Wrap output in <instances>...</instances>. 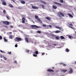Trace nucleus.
Here are the masks:
<instances>
[{
  "instance_id": "obj_1",
  "label": "nucleus",
  "mask_w": 76,
  "mask_h": 76,
  "mask_svg": "<svg viewBox=\"0 0 76 76\" xmlns=\"http://www.w3.org/2000/svg\"><path fill=\"white\" fill-rule=\"evenodd\" d=\"M58 15L59 18H61V16L63 17H64V15L61 12L58 13Z\"/></svg>"
},
{
  "instance_id": "obj_2",
  "label": "nucleus",
  "mask_w": 76,
  "mask_h": 76,
  "mask_svg": "<svg viewBox=\"0 0 76 76\" xmlns=\"http://www.w3.org/2000/svg\"><path fill=\"white\" fill-rule=\"evenodd\" d=\"M15 41H18V42H19V41H22V39L20 37H15L14 39Z\"/></svg>"
},
{
  "instance_id": "obj_3",
  "label": "nucleus",
  "mask_w": 76,
  "mask_h": 76,
  "mask_svg": "<svg viewBox=\"0 0 76 76\" xmlns=\"http://www.w3.org/2000/svg\"><path fill=\"white\" fill-rule=\"evenodd\" d=\"M31 26L32 27V29H36V28H40V26H37L36 25H32Z\"/></svg>"
},
{
  "instance_id": "obj_4",
  "label": "nucleus",
  "mask_w": 76,
  "mask_h": 76,
  "mask_svg": "<svg viewBox=\"0 0 76 76\" xmlns=\"http://www.w3.org/2000/svg\"><path fill=\"white\" fill-rule=\"evenodd\" d=\"M2 22H3V23L5 24V25H9L10 24V23L8 21H3Z\"/></svg>"
},
{
  "instance_id": "obj_5",
  "label": "nucleus",
  "mask_w": 76,
  "mask_h": 76,
  "mask_svg": "<svg viewBox=\"0 0 76 76\" xmlns=\"http://www.w3.org/2000/svg\"><path fill=\"white\" fill-rule=\"evenodd\" d=\"M4 0H1V1L2 2V4L4 6H6L7 4L4 1Z\"/></svg>"
},
{
  "instance_id": "obj_6",
  "label": "nucleus",
  "mask_w": 76,
  "mask_h": 76,
  "mask_svg": "<svg viewBox=\"0 0 76 76\" xmlns=\"http://www.w3.org/2000/svg\"><path fill=\"white\" fill-rule=\"evenodd\" d=\"M69 69L70 71H69V73L70 74H72V73H73V69L72 68L69 67Z\"/></svg>"
},
{
  "instance_id": "obj_7",
  "label": "nucleus",
  "mask_w": 76,
  "mask_h": 76,
  "mask_svg": "<svg viewBox=\"0 0 76 76\" xmlns=\"http://www.w3.org/2000/svg\"><path fill=\"white\" fill-rule=\"evenodd\" d=\"M54 4H56L57 5H58V6H61V4L58 3L57 2H54Z\"/></svg>"
},
{
  "instance_id": "obj_8",
  "label": "nucleus",
  "mask_w": 76,
  "mask_h": 76,
  "mask_svg": "<svg viewBox=\"0 0 76 76\" xmlns=\"http://www.w3.org/2000/svg\"><path fill=\"white\" fill-rule=\"evenodd\" d=\"M25 18L24 17L22 18V23H25Z\"/></svg>"
},
{
  "instance_id": "obj_9",
  "label": "nucleus",
  "mask_w": 76,
  "mask_h": 76,
  "mask_svg": "<svg viewBox=\"0 0 76 76\" xmlns=\"http://www.w3.org/2000/svg\"><path fill=\"white\" fill-rule=\"evenodd\" d=\"M47 72H54V70L51 69H48L47 70Z\"/></svg>"
},
{
  "instance_id": "obj_10",
  "label": "nucleus",
  "mask_w": 76,
  "mask_h": 76,
  "mask_svg": "<svg viewBox=\"0 0 76 76\" xmlns=\"http://www.w3.org/2000/svg\"><path fill=\"white\" fill-rule=\"evenodd\" d=\"M32 8L34 9H38V8L37 7H34L33 6H32Z\"/></svg>"
},
{
  "instance_id": "obj_11",
  "label": "nucleus",
  "mask_w": 76,
  "mask_h": 76,
  "mask_svg": "<svg viewBox=\"0 0 76 76\" xmlns=\"http://www.w3.org/2000/svg\"><path fill=\"white\" fill-rule=\"evenodd\" d=\"M52 7L54 9H57V7L55 5H53Z\"/></svg>"
},
{
  "instance_id": "obj_12",
  "label": "nucleus",
  "mask_w": 76,
  "mask_h": 76,
  "mask_svg": "<svg viewBox=\"0 0 76 76\" xmlns=\"http://www.w3.org/2000/svg\"><path fill=\"white\" fill-rule=\"evenodd\" d=\"M51 36L52 37V38H56V36L53 34H51Z\"/></svg>"
},
{
  "instance_id": "obj_13",
  "label": "nucleus",
  "mask_w": 76,
  "mask_h": 76,
  "mask_svg": "<svg viewBox=\"0 0 76 76\" xmlns=\"http://www.w3.org/2000/svg\"><path fill=\"white\" fill-rule=\"evenodd\" d=\"M37 20L38 21V22H40V23H42V22L41 20V19H40V18H38L37 19Z\"/></svg>"
},
{
  "instance_id": "obj_14",
  "label": "nucleus",
  "mask_w": 76,
  "mask_h": 76,
  "mask_svg": "<svg viewBox=\"0 0 76 76\" xmlns=\"http://www.w3.org/2000/svg\"><path fill=\"white\" fill-rule=\"evenodd\" d=\"M25 40L26 41V42H27V43H28V42H29V41H28V38L26 37L25 38Z\"/></svg>"
},
{
  "instance_id": "obj_15",
  "label": "nucleus",
  "mask_w": 76,
  "mask_h": 76,
  "mask_svg": "<svg viewBox=\"0 0 76 76\" xmlns=\"http://www.w3.org/2000/svg\"><path fill=\"white\" fill-rule=\"evenodd\" d=\"M67 70H61V72H62V73H65L67 72Z\"/></svg>"
},
{
  "instance_id": "obj_16",
  "label": "nucleus",
  "mask_w": 76,
  "mask_h": 76,
  "mask_svg": "<svg viewBox=\"0 0 76 76\" xmlns=\"http://www.w3.org/2000/svg\"><path fill=\"white\" fill-rule=\"evenodd\" d=\"M21 3H22V4H24L26 3L25 1H21Z\"/></svg>"
},
{
  "instance_id": "obj_17",
  "label": "nucleus",
  "mask_w": 76,
  "mask_h": 76,
  "mask_svg": "<svg viewBox=\"0 0 76 76\" xmlns=\"http://www.w3.org/2000/svg\"><path fill=\"white\" fill-rule=\"evenodd\" d=\"M45 19H47V20H51V18L48 17H46L45 18Z\"/></svg>"
},
{
  "instance_id": "obj_18",
  "label": "nucleus",
  "mask_w": 76,
  "mask_h": 76,
  "mask_svg": "<svg viewBox=\"0 0 76 76\" xmlns=\"http://www.w3.org/2000/svg\"><path fill=\"white\" fill-rule=\"evenodd\" d=\"M68 15H69V16L71 18H73V15H72V14H70V13H68Z\"/></svg>"
},
{
  "instance_id": "obj_19",
  "label": "nucleus",
  "mask_w": 76,
  "mask_h": 76,
  "mask_svg": "<svg viewBox=\"0 0 76 76\" xmlns=\"http://www.w3.org/2000/svg\"><path fill=\"white\" fill-rule=\"evenodd\" d=\"M29 40H30V42H31V43H32L33 44V43H34V40H32V39L31 38H30Z\"/></svg>"
},
{
  "instance_id": "obj_20",
  "label": "nucleus",
  "mask_w": 76,
  "mask_h": 76,
  "mask_svg": "<svg viewBox=\"0 0 76 76\" xmlns=\"http://www.w3.org/2000/svg\"><path fill=\"white\" fill-rule=\"evenodd\" d=\"M60 31L59 30H56V31H55V32L56 34H58V33H59V32H60Z\"/></svg>"
},
{
  "instance_id": "obj_21",
  "label": "nucleus",
  "mask_w": 76,
  "mask_h": 76,
  "mask_svg": "<svg viewBox=\"0 0 76 76\" xmlns=\"http://www.w3.org/2000/svg\"><path fill=\"white\" fill-rule=\"evenodd\" d=\"M4 39L5 42H7V40L6 39V37H4Z\"/></svg>"
},
{
  "instance_id": "obj_22",
  "label": "nucleus",
  "mask_w": 76,
  "mask_h": 76,
  "mask_svg": "<svg viewBox=\"0 0 76 76\" xmlns=\"http://www.w3.org/2000/svg\"><path fill=\"white\" fill-rule=\"evenodd\" d=\"M8 6L10 7H13V5H12L11 4H9Z\"/></svg>"
},
{
  "instance_id": "obj_23",
  "label": "nucleus",
  "mask_w": 76,
  "mask_h": 76,
  "mask_svg": "<svg viewBox=\"0 0 76 76\" xmlns=\"http://www.w3.org/2000/svg\"><path fill=\"white\" fill-rule=\"evenodd\" d=\"M3 12L4 15H6V13H7V12H6V10H3Z\"/></svg>"
},
{
  "instance_id": "obj_24",
  "label": "nucleus",
  "mask_w": 76,
  "mask_h": 76,
  "mask_svg": "<svg viewBox=\"0 0 76 76\" xmlns=\"http://www.w3.org/2000/svg\"><path fill=\"white\" fill-rule=\"evenodd\" d=\"M68 37L69 38H70V39H73V37H71L70 36H69Z\"/></svg>"
},
{
  "instance_id": "obj_25",
  "label": "nucleus",
  "mask_w": 76,
  "mask_h": 76,
  "mask_svg": "<svg viewBox=\"0 0 76 76\" xmlns=\"http://www.w3.org/2000/svg\"><path fill=\"white\" fill-rule=\"evenodd\" d=\"M60 38H61V39H65V38L63 36H61L60 37Z\"/></svg>"
},
{
  "instance_id": "obj_26",
  "label": "nucleus",
  "mask_w": 76,
  "mask_h": 76,
  "mask_svg": "<svg viewBox=\"0 0 76 76\" xmlns=\"http://www.w3.org/2000/svg\"><path fill=\"white\" fill-rule=\"evenodd\" d=\"M35 53L37 55L38 54V51H37L35 52Z\"/></svg>"
},
{
  "instance_id": "obj_27",
  "label": "nucleus",
  "mask_w": 76,
  "mask_h": 76,
  "mask_svg": "<svg viewBox=\"0 0 76 76\" xmlns=\"http://www.w3.org/2000/svg\"><path fill=\"white\" fill-rule=\"evenodd\" d=\"M9 38H10V39H12L13 38V36L12 35H10L9 36Z\"/></svg>"
},
{
  "instance_id": "obj_28",
  "label": "nucleus",
  "mask_w": 76,
  "mask_h": 76,
  "mask_svg": "<svg viewBox=\"0 0 76 76\" xmlns=\"http://www.w3.org/2000/svg\"><path fill=\"white\" fill-rule=\"evenodd\" d=\"M40 6H41V7H42V9H44V7H45L44 5H41Z\"/></svg>"
},
{
  "instance_id": "obj_29",
  "label": "nucleus",
  "mask_w": 76,
  "mask_h": 76,
  "mask_svg": "<svg viewBox=\"0 0 76 76\" xmlns=\"http://www.w3.org/2000/svg\"><path fill=\"white\" fill-rule=\"evenodd\" d=\"M35 19H37L38 18V16L37 15H35Z\"/></svg>"
},
{
  "instance_id": "obj_30",
  "label": "nucleus",
  "mask_w": 76,
  "mask_h": 76,
  "mask_svg": "<svg viewBox=\"0 0 76 76\" xmlns=\"http://www.w3.org/2000/svg\"><path fill=\"white\" fill-rule=\"evenodd\" d=\"M66 52H69V50L68 48H66Z\"/></svg>"
},
{
  "instance_id": "obj_31",
  "label": "nucleus",
  "mask_w": 76,
  "mask_h": 76,
  "mask_svg": "<svg viewBox=\"0 0 76 76\" xmlns=\"http://www.w3.org/2000/svg\"><path fill=\"white\" fill-rule=\"evenodd\" d=\"M4 60H7V58H6V57H4V56H3V57Z\"/></svg>"
},
{
  "instance_id": "obj_32",
  "label": "nucleus",
  "mask_w": 76,
  "mask_h": 76,
  "mask_svg": "<svg viewBox=\"0 0 76 76\" xmlns=\"http://www.w3.org/2000/svg\"><path fill=\"white\" fill-rule=\"evenodd\" d=\"M68 27H69V28H71V29H73V27L70 26H68Z\"/></svg>"
},
{
  "instance_id": "obj_33",
  "label": "nucleus",
  "mask_w": 76,
  "mask_h": 76,
  "mask_svg": "<svg viewBox=\"0 0 76 76\" xmlns=\"http://www.w3.org/2000/svg\"><path fill=\"white\" fill-rule=\"evenodd\" d=\"M33 56H34V57H37V55H36L35 54H33Z\"/></svg>"
},
{
  "instance_id": "obj_34",
  "label": "nucleus",
  "mask_w": 76,
  "mask_h": 76,
  "mask_svg": "<svg viewBox=\"0 0 76 76\" xmlns=\"http://www.w3.org/2000/svg\"><path fill=\"white\" fill-rule=\"evenodd\" d=\"M56 39H57L58 40V39H59V37H56Z\"/></svg>"
},
{
  "instance_id": "obj_35",
  "label": "nucleus",
  "mask_w": 76,
  "mask_h": 76,
  "mask_svg": "<svg viewBox=\"0 0 76 76\" xmlns=\"http://www.w3.org/2000/svg\"><path fill=\"white\" fill-rule=\"evenodd\" d=\"M68 24L70 26H73V24L72 23H70V24L69 23Z\"/></svg>"
},
{
  "instance_id": "obj_36",
  "label": "nucleus",
  "mask_w": 76,
  "mask_h": 76,
  "mask_svg": "<svg viewBox=\"0 0 76 76\" xmlns=\"http://www.w3.org/2000/svg\"><path fill=\"white\" fill-rule=\"evenodd\" d=\"M26 51L27 53H29V50H26Z\"/></svg>"
},
{
  "instance_id": "obj_37",
  "label": "nucleus",
  "mask_w": 76,
  "mask_h": 76,
  "mask_svg": "<svg viewBox=\"0 0 76 76\" xmlns=\"http://www.w3.org/2000/svg\"><path fill=\"white\" fill-rule=\"evenodd\" d=\"M58 29L59 30H61V29H62V28L61 27H59Z\"/></svg>"
},
{
  "instance_id": "obj_38",
  "label": "nucleus",
  "mask_w": 76,
  "mask_h": 76,
  "mask_svg": "<svg viewBox=\"0 0 76 76\" xmlns=\"http://www.w3.org/2000/svg\"><path fill=\"white\" fill-rule=\"evenodd\" d=\"M43 26H44V27H47V25L45 24H43Z\"/></svg>"
},
{
  "instance_id": "obj_39",
  "label": "nucleus",
  "mask_w": 76,
  "mask_h": 76,
  "mask_svg": "<svg viewBox=\"0 0 76 76\" xmlns=\"http://www.w3.org/2000/svg\"><path fill=\"white\" fill-rule=\"evenodd\" d=\"M37 33H39V34H41V32L40 31H37Z\"/></svg>"
},
{
  "instance_id": "obj_40",
  "label": "nucleus",
  "mask_w": 76,
  "mask_h": 76,
  "mask_svg": "<svg viewBox=\"0 0 76 76\" xmlns=\"http://www.w3.org/2000/svg\"><path fill=\"white\" fill-rule=\"evenodd\" d=\"M2 36H0V40H1V39H2Z\"/></svg>"
},
{
  "instance_id": "obj_41",
  "label": "nucleus",
  "mask_w": 76,
  "mask_h": 76,
  "mask_svg": "<svg viewBox=\"0 0 76 76\" xmlns=\"http://www.w3.org/2000/svg\"><path fill=\"white\" fill-rule=\"evenodd\" d=\"M63 65L64 66H67V65L66 64H63Z\"/></svg>"
},
{
  "instance_id": "obj_42",
  "label": "nucleus",
  "mask_w": 76,
  "mask_h": 76,
  "mask_svg": "<svg viewBox=\"0 0 76 76\" xmlns=\"http://www.w3.org/2000/svg\"><path fill=\"white\" fill-rule=\"evenodd\" d=\"M60 1L61 3H63V0H60Z\"/></svg>"
},
{
  "instance_id": "obj_43",
  "label": "nucleus",
  "mask_w": 76,
  "mask_h": 76,
  "mask_svg": "<svg viewBox=\"0 0 76 76\" xmlns=\"http://www.w3.org/2000/svg\"><path fill=\"white\" fill-rule=\"evenodd\" d=\"M59 27L58 26H56V28H57V29H59Z\"/></svg>"
},
{
  "instance_id": "obj_44",
  "label": "nucleus",
  "mask_w": 76,
  "mask_h": 76,
  "mask_svg": "<svg viewBox=\"0 0 76 76\" xmlns=\"http://www.w3.org/2000/svg\"><path fill=\"white\" fill-rule=\"evenodd\" d=\"M7 19H8V20H9L10 19V18H9V16L7 17Z\"/></svg>"
},
{
  "instance_id": "obj_45",
  "label": "nucleus",
  "mask_w": 76,
  "mask_h": 76,
  "mask_svg": "<svg viewBox=\"0 0 76 76\" xmlns=\"http://www.w3.org/2000/svg\"><path fill=\"white\" fill-rule=\"evenodd\" d=\"M15 47H18V45L16 44V45H15Z\"/></svg>"
},
{
  "instance_id": "obj_46",
  "label": "nucleus",
  "mask_w": 76,
  "mask_h": 76,
  "mask_svg": "<svg viewBox=\"0 0 76 76\" xmlns=\"http://www.w3.org/2000/svg\"><path fill=\"white\" fill-rule=\"evenodd\" d=\"M10 28H13V26H10Z\"/></svg>"
},
{
  "instance_id": "obj_47",
  "label": "nucleus",
  "mask_w": 76,
  "mask_h": 76,
  "mask_svg": "<svg viewBox=\"0 0 76 76\" xmlns=\"http://www.w3.org/2000/svg\"><path fill=\"white\" fill-rule=\"evenodd\" d=\"M45 34H46V35H49V34L47 33H45Z\"/></svg>"
},
{
  "instance_id": "obj_48",
  "label": "nucleus",
  "mask_w": 76,
  "mask_h": 76,
  "mask_svg": "<svg viewBox=\"0 0 76 76\" xmlns=\"http://www.w3.org/2000/svg\"><path fill=\"white\" fill-rule=\"evenodd\" d=\"M11 53H12V52H8V53L9 54H11Z\"/></svg>"
},
{
  "instance_id": "obj_49",
  "label": "nucleus",
  "mask_w": 76,
  "mask_h": 76,
  "mask_svg": "<svg viewBox=\"0 0 76 76\" xmlns=\"http://www.w3.org/2000/svg\"><path fill=\"white\" fill-rule=\"evenodd\" d=\"M53 45H55V46H57V45L56 44H53Z\"/></svg>"
},
{
  "instance_id": "obj_50",
  "label": "nucleus",
  "mask_w": 76,
  "mask_h": 76,
  "mask_svg": "<svg viewBox=\"0 0 76 76\" xmlns=\"http://www.w3.org/2000/svg\"><path fill=\"white\" fill-rule=\"evenodd\" d=\"M44 54H45V53H42V56H43V55H44Z\"/></svg>"
},
{
  "instance_id": "obj_51",
  "label": "nucleus",
  "mask_w": 76,
  "mask_h": 76,
  "mask_svg": "<svg viewBox=\"0 0 76 76\" xmlns=\"http://www.w3.org/2000/svg\"><path fill=\"white\" fill-rule=\"evenodd\" d=\"M12 1H13L14 2V3H15V0H11Z\"/></svg>"
},
{
  "instance_id": "obj_52",
  "label": "nucleus",
  "mask_w": 76,
  "mask_h": 76,
  "mask_svg": "<svg viewBox=\"0 0 76 76\" xmlns=\"http://www.w3.org/2000/svg\"><path fill=\"white\" fill-rule=\"evenodd\" d=\"M40 2L41 3H44V1H41Z\"/></svg>"
},
{
  "instance_id": "obj_53",
  "label": "nucleus",
  "mask_w": 76,
  "mask_h": 76,
  "mask_svg": "<svg viewBox=\"0 0 76 76\" xmlns=\"http://www.w3.org/2000/svg\"><path fill=\"white\" fill-rule=\"evenodd\" d=\"M0 51L1 52V53H4V52H3V51H2L1 50Z\"/></svg>"
},
{
  "instance_id": "obj_54",
  "label": "nucleus",
  "mask_w": 76,
  "mask_h": 76,
  "mask_svg": "<svg viewBox=\"0 0 76 76\" xmlns=\"http://www.w3.org/2000/svg\"><path fill=\"white\" fill-rule=\"evenodd\" d=\"M14 63H17V61H14Z\"/></svg>"
},
{
  "instance_id": "obj_55",
  "label": "nucleus",
  "mask_w": 76,
  "mask_h": 76,
  "mask_svg": "<svg viewBox=\"0 0 76 76\" xmlns=\"http://www.w3.org/2000/svg\"><path fill=\"white\" fill-rule=\"evenodd\" d=\"M49 27H50V28H51V27H52V26H51L49 25Z\"/></svg>"
},
{
  "instance_id": "obj_56",
  "label": "nucleus",
  "mask_w": 76,
  "mask_h": 76,
  "mask_svg": "<svg viewBox=\"0 0 76 76\" xmlns=\"http://www.w3.org/2000/svg\"><path fill=\"white\" fill-rule=\"evenodd\" d=\"M45 4H46V3L44 2H43V3Z\"/></svg>"
},
{
  "instance_id": "obj_57",
  "label": "nucleus",
  "mask_w": 76,
  "mask_h": 76,
  "mask_svg": "<svg viewBox=\"0 0 76 76\" xmlns=\"http://www.w3.org/2000/svg\"><path fill=\"white\" fill-rule=\"evenodd\" d=\"M5 28H7L8 27H7V26H5Z\"/></svg>"
},
{
  "instance_id": "obj_58",
  "label": "nucleus",
  "mask_w": 76,
  "mask_h": 76,
  "mask_svg": "<svg viewBox=\"0 0 76 76\" xmlns=\"http://www.w3.org/2000/svg\"><path fill=\"white\" fill-rule=\"evenodd\" d=\"M9 33L10 34H12V32H10Z\"/></svg>"
},
{
  "instance_id": "obj_59",
  "label": "nucleus",
  "mask_w": 76,
  "mask_h": 76,
  "mask_svg": "<svg viewBox=\"0 0 76 76\" xmlns=\"http://www.w3.org/2000/svg\"><path fill=\"white\" fill-rule=\"evenodd\" d=\"M0 57H1V58H2V56H0Z\"/></svg>"
},
{
  "instance_id": "obj_60",
  "label": "nucleus",
  "mask_w": 76,
  "mask_h": 76,
  "mask_svg": "<svg viewBox=\"0 0 76 76\" xmlns=\"http://www.w3.org/2000/svg\"><path fill=\"white\" fill-rule=\"evenodd\" d=\"M60 64H63V63H61Z\"/></svg>"
},
{
  "instance_id": "obj_61",
  "label": "nucleus",
  "mask_w": 76,
  "mask_h": 76,
  "mask_svg": "<svg viewBox=\"0 0 76 76\" xmlns=\"http://www.w3.org/2000/svg\"><path fill=\"white\" fill-rule=\"evenodd\" d=\"M52 69H54V67H53L52 68Z\"/></svg>"
},
{
  "instance_id": "obj_62",
  "label": "nucleus",
  "mask_w": 76,
  "mask_h": 76,
  "mask_svg": "<svg viewBox=\"0 0 76 76\" xmlns=\"http://www.w3.org/2000/svg\"><path fill=\"white\" fill-rule=\"evenodd\" d=\"M1 61H2V59H1Z\"/></svg>"
},
{
  "instance_id": "obj_63",
  "label": "nucleus",
  "mask_w": 76,
  "mask_h": 76,
  "mask_svg": "<svg viewBox=\"0 0 76 76\" xmlns=\"http://www.w3.org/2000/svg\"><path fill=\"white\" fill-rule=\"evenodd\" d=\"M34 54H35V53H34Z\"/></svg>"
}]
</instances>
